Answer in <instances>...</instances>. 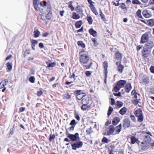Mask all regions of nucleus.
<instances>
[{"mask_svg": "<svg viewBox=\"0 0 154 154\" xmlns=\"http://www.w3.org/2000/svg\"><path fill=\"white\" fill-rule=\"evenodd\" d=\"M89 60V57L88 55L85 54L81 55L79 57V61L81 64L85 66L86 69H89L91 66L92 63L91 62L88 64L86 65Z\"/></svg>", "mask_w": 154, "mask_h": 154, "instance_id": "1", "label": "nucleus"}, {"mask_svg": "<svg viewBox=\"0 0 154 154\" xmlns=\"http://www.w3.org/2000/svg\"><path fill=\"white\" fill-rule=\"evenodd\" d=\"M126 83V80H120L118 81L114 85L112 91L115 92H118L121 88L124 87Z\"/></svg>", "mask_w": 154, "mask_h": 154, "instance_id": "2", "label": "nucleus"}, {"mask_svg": "<svg viewBox=\"0 0 154 154\" xmlns=\"http://www.w3.org/2000/svg\"><path fill=\"white\" fill-rule=\"evenodd\" d=\"M135 114L136 117H137L138 121L140 122H142L143 119L142 110L140 109L136 110L135 112Z\"/></svg>", "mask_w": 154, "mask_h": 154, "instance_id": "3", "label": "nucleus"}, {"mask_svg": "<svg viewBox=\"0 0 154 154\" xmlns=\"http://www.w3.org/2000/svg\"><path fill=\"white\" fill-rule=\"evenodd\" d=\"M83 143L82 141L76 142L71 144L72 149L74 150H76L77 148H81L83 146Z\"/></svg>", "mask_w": 154, "mask_h": 154, "instance_id": "4", "label": "nucleus"}, {"mask_svg": "<svg viewBox=\"0 0 154 154\" xmlns=\"http://www.w3.org/2000/svg\"><path fill=\"white\" fill-rule=\"evenodd\" d=\"M67 137L69 138L70 140L72 141H75L77 140H79L80 137L79 136V134L78 133H76L74 134H69Z\"/></svg>", "mask_w": 154, "mask_h": 154, "instance_id": "5", "label": "nucleus"}, {"mask_svg": "<svg viewBox=\"0 0 154 154\" xmlns=\"http://www.w3.org/2000/svg\"><path fill=\"white\" fill-rule=\"evenodd\" d=\"M149 36L148 34L146 33H145L141 36L140 43V44H144L146 43L148 41Z\"/></svg>", "mask_w": 154, "mask_h": 154, "instance_id": "6", "label": "nucleus"}, {"mask_svg": "<svg viewBox=\"0 0 154 154\" xmlns=\"http://www.w3.org/2000/svg\"><path fill=\"white\" fill-rule=\"evenodd\" d=\"M142 56L143 58H145L148 57L150 53V52L148 49L143 47L142 51Z\"/></svg>", "mask_w": 154, "mask_h": 154, "instance_id": "7", "label": "nucleus"}, {"mask_svg": "<svg viewBox=\"0 0 154 154\" xmlns=\"http://www.w3.org/2000/svg\"><path fill=\"white\" fill-rule=\"evenodd\" d=\"M116 64L117 66V70L120 73L122 72L124 66L123 65H122L120 61L117 62Z\"/></svg>", "mask_w": 154, "mask_h": 154, "instance_id": "8", "label": "nucleus"}, {"mask_svg": "<svg viewBox=\"0 0 154 154\" xmlns=\"http://www.w3.org/2000/svg\"><path fill=\"white\" fill-rule=\"evenodd\" d=\"M142 14L143 16L146 18H149L151 16V12L146 9L144 10L143 11Z\"/></svg>", "mask_w": 154, "mask_h": 154, "instance_id": "9", "label": "nucleus"}, {"mask_svg": "<svg viewBox=\"0 0 154 154\" xmlns=\"http://www.w3.org/2000/svg\"><path fill=\"white\" fill-rule=\"evenodd\" d=\"M145 46L147 49H151L154 46V43L152 41H148L145 44Z\"/></svg>", "mask_w": 154, "mask_h": 154, "instance_id": "10", "label": "nucleus"}, {"mask_svg": "<svg viewBox=\"0 0 154 154\" xmlns=\"http://www.w3.org/2000/svg\"><path fill=\"white\" fill-rule=\"evenodd\" d=\"M123 126L125 128H128L130 126V122L128 119H124L123 121Z\"/></svg>", "mask_w": 154, "mask_h": 154, "instance_id": "11", "label": "nucleus"}, {"mask_svg": "<svg viewBox=\"0 0 154 154\" xmlns=\"http://www.w3.org/2000/svg\"><path fill=\"white\" fill-rule=\"evenodd\" d=\"M115 130L114 127L112 125H110L108 129L107 134L108 135L112 134Z\"/></svg>", "mask_w": 154, "mask_h": 154, "instance_id": "12", "label": "nucleus"}, {"mask_svg": "<svg viewBox=\"0 0 154 154\" xmlns=\"http://www.w3.org/2000/svg\"><path fill=\"white\" fill-rule=\"evenodd\" d=\"M91 101V100L89 97H84L82 99V104H88Z\"/></svg>", "mask_w": 154, "mask_h": 154, "instance_id": "13", "label": "nucleus"}, {"mask_svg": "<svg viewBox=\"0 0 154 154\" xmlns=\"http://www.w3.org/2000/svg\"><path fill=\"white\" fill-rule=\"evenodd\" d=\"M114 58L121 62L122 59V54L119 52H116L115 54Z\"/></svg>", "mask_w": 154, "mask_h": 154, "instance_id": "14", "label": "nucleus"}, {"mask_svg": "<svg viewBox=\"0 0 154 154\" xmlns=\"http://www.w3.org/2000/svg\"><path fill=\"white\" fill-rule=\"evenodd\" d=\"M38 0H33V1L34 8L37 11H40V8L38 7Z\"/></svg>", "mask_w": 154, "mask_h": 154, "instance_id": "15", "label": "nucleus"}, {"mask_svg": "<svg viewBox=\"0 0 154 154\" xmlns=\"http://www.w3.org/2000/svg\"><path fill=\"white\" fill-rule=\"evenodd\" d=\"M140 83L147 84L149 83V79L143 76L140 79Z\"/></svg>", "mask_w": 154, "mask_h": 154, "instance_id": "16", "label": "nucleus"}, {"mask_svg": "<svg viewBox=\"0 0 154 154\" xmlns=\"http://www.w3.org/2000/svg\"><path fill=\"white\" fill-rule=\"evenodd\" d=\"M142 150H145L149 147V145L148 143H147L146 142H142Z\"/></svg>", "mask_w": 154, "mask_h": 154, "instance_id": "17", "label": "nucleus"}, {"mask_svg": "<svg viewBox=\"0 0 154 154\" xmlns=\"http://www.w3.org/2000/svg\"><path fill=\"white\" fill-rule=\"evenodd\" d=\"M75 94L77 96L81 95L82 96H85L86 95L85 93L83 92L82 90H77L74 91Z\"/></svg>", "mask_w": 154, "mask_h": 154, "instance_id": "18", "label": "nucleus"}, {"mask_svg": "<svg viewBox=\"0 0 154 154\" xmlns=\"http://www.w3.org/2000/svg\"><path fill=\"white\" fill-rule=\"evenodd\" d=\"M103 66L104 70V73L107 74V69L108 67V63L107 61H104V62H103Z\"/></svg>", "mask_w": 154, "mask_h": 154, "instance_id": "19", "label": "nucleus"}, {"mask_svg": "<svg viewBox=\"0 0 154 154\" xmlns=\"http://www.w3.org/2000/svg\"><path fill=\"white\" fill-rule=\"evenodd\" d=\"M88 32L90 34L92 35L94 37H96L97 36V32L93 28H90L89 29Z\"/></svg>", "mask_w": 154, "mask_h": 154, "instance_id": "20", "label": "nucleus"}, {"mask_svg": "<svg viewBox=\"0 0 154 154\" xmlns=\"http://www.w3.org/2000/svg\"><path fill=\"white\" fill-rule=\"evenodd\" d=\"M125 89L126 92H129L131 89V84L129 83L126 84L125 87Z\"/></svg>", "mask_w": 154, "mask_h": 154, "instance_id": "21", "label": "nucleus"}, {"mask_svg": "<svg viewBox=\"0 0 154 154\" xmlns=\"http://www.w3.org/2000/svg\"><path fill=\"white\" fill-rule=\"evenodd\" d=\"M130 139L131 140V143L134 144L135 143H138L139 142L138 139L135 136H131Z\"/></svg>", "mask_w": 154, "mask_h": 154, "instance_id": "22", "label": "nucleus"}, {"mask_svg": "<svg viewBox=\"0 0 154 154\" xmlns=\"http://www.w3.org/2000/svg\"><path fill=\"white\" fill-rule=\"evenodd\" d=\"M31 47L32 49L33 50H35V44H37L38 42L36 40L33 39L31 41Z\"/></svg>", "mask_w": 154, "mask_h": 154, "instance_id": "23", "label": "nucleus"}, {"mask_svg": "<svg viewBox=\"0 0 154 154\" xmlns=\"http://www.w3.org/2000/svg\"><path fill=\"white\" fill-rule=\"evenodd\" d=\"M120 121V118L118 117L114 118L112 121V124L114 125H116Z\"/></svg>", "mask_w": 154, "mask_h": 154, "instance_id": "24", "label": "nucleus"}, {"mask_svg": "<svg viewBox=\"0 0 154 154\" xmlns=\"http://www.w3.org/2000/svg\"><path fill=\"white\" fill-rule=\"evenodd\" d=\"M83 24V22L82 20H80L76 22L75 23V26L76 28H79L81 27Z\"/></svg>", "mask_w": 154, "mask_h": 154, "instance_id": "25", "label": "nucleus"}, {"mask_svg": "<svg viewBox=\"0 0 154 154\" xmlns=\"http://www.w3.org/2000/svg\"><path fill=\"white\" fill-rule=\"evenodd\" d=\"M72 18L75 20H77L80 18V16L79 14L74 12L72 14Z\"/></svg>", "mask_w": 154, "mask_h": 154, "instance_id": "26", "label": "nucleus"}, {"mask_svg": "<svg viewBox=\"0 0 154 154\" xmlns=\"http://www.w3.org/2000/svg\"><path fill=\"white\" fill-rule=\"evenodd\" d=\"M75 10L79 14H81L83 12L82 8H81L80 5H79L76 7Z\"/></svg>", "mask_w": 154, "mask_h": 154, "instance_id": "27", "label": "nucleus"}, {"mask_svg": "<svg viewBox=\"0 0 154 154\" xmlns=\"http://www.w3.org/2000/svg\"><path fill=\"white\" fill-rule=\"evenodd\" d=\"M138 97H134V99L132 100V102L135 105H137L140 100L139 98H137Z\"/></svg>", "mask_w": 154, "mask_h": 154, "instance_id": "28", "label": "nucleus"}, {"mask_svg": "<svg viewBox=\"0 0 154 154\" xmlns=\"http://www.w3.org/2000/svg\"><path fill=\"white\" fill-rule=\"evenodd\" d=\"M147 22L148 25L150 26H154V19H150L147 20Z\"/></svg>", "mask_w": 154, "mask_h": 154, "instance_id": "29", "label": "nucleus"}, {"mask_svg": "<svg viewBox=\"0 0 154 154\" xmlns=\"http://www.w3.org/2000/svg\"><path fill=\"white\" fill-rule=\"evenodd\" d=\"M122 128V124H120L117 126L115 128V130L116 132H117L116 134L119 133L121 131Z\"/></svg>", "mask_w": 154, "mask_h": 154, "instance_id": "30", "label": "nucleus"}, {"mask_svg": "<svg viewBox=\"0 0 154 154\" xmlns=\"http://www.w3.org/2000/svg\"><path fill=\"white\" fill-rule=\"evenodd\" d=\"M86 19L89 25H91L92 23L93 20L91 16L88 15L86 17Z\"/></svg>", "mask_w": 154, "mask_h": 154, "instance_id": "31", "label": "nucleus"}, {"mask_svg": "<svg viewBox=\"0 0 154 154\" xmlns=\"http://www.w3.org/2000/svg\"><path fill=\"white\" fill-rule=\"evenodd\" d=\"M136 15L137 17L139 18L143 19V17L141 14V11L140 9H138L136 12Z\"/></svg>", "mask_w": 154, "mask_h": 154, "instance_id": "32", "label": "nucleus"}, {"mask_svg": "<svg viewBox=\"0 0 154 154\" xmlns=\"http://www.w3.org/2000/svg\"><path fill=\"white\" fill-rule=\"evenodd\" d=\"M127 111L126 108L124 107L122 108L119 111V113L122 115L125 114Z\"/></svg>", "mask_w": 154, "mask_h": 154, "instance_id": "33", "label": "nucleus"}, {"mask_svg": "<svg viewBox=\"0 0 154 154\" xmlns=\"http://www.w3.org/2000/svg\"><path fill=\"white\" fill-rule=\"evenodd\" d=\"M34 36L35 38H37L40 35V32L38 29L34 30Z\"/></svg>", "mask_w": 154, "mask_h": 154, "instance_id": "34", "label": "nucleus"}, {"mask_svg": "<svg viewBox=\"0 0 154 154\" xmlns=\"http://www.w3.org/2000/svg\"><path fill=\"white\" fill-rule=\"evenodd\" d=\"M77 44L79 46H80L82 48H84L85 47V45L82 41H78Z\"/></svg>", "mask_w": 154, "mask_h": 154, "instance_id": "35", "label": "nucleus"}, {"mask_svg": "<svg viewBox=\"0 0 154 154\" xmlns=\"http://www.w3.org/2000/svg\"><path fill=\"white\" fill-rule=\"evenodd\" d=\"M72 2L70 1L69 2L68 7L70 8L71 11H72L74 10L75 8L73 7L72 5Z\"/></svg>", "mask_w": 154, "mask_h": 154, "instance_id": "36", "label": "nucleus"}, {"mask_svg": "<svg viewBox=\"0 0 154 154\" xmlns=\"http://www.w3.org/2000/svg\"><path fill=\"white\" fill-rule=\"evenodd\" d=\"M91 9L93 13L96 15H98V13L94 6L90 8Z\"/></svg>", "mask_w": 154, "mask_h": 154, "instance_id": "37", "label": "nucleus"}, {"mask_svg": "<svg viewBox=\"0 0 154 154\" xmlns=\"http://www.w3.org/2000/svg\"><path fill=\"white\" fill-rule=\"evenodd\" d=\"M87 104H83L81 106V109L83 111H85L90 107V106H87Z\"/></svg>", "mask_w": 154, "mask_h": 154, "instance_id": "38", "label": "nucleus"}, {"mask_svg": "<svg viewBox=\"0 0 154 154\" xmlns=\"http://www.w3.org/2000/svg\"><path fill=\"white\" fill-rule=\"evenodd\" d=\"M31 53L30 50L26 49L24 52L23 57H26L28 54H29Z\"/></svg>", "mask_w": 154, "mask_h": 154, "instance_id": "39", "label": "nucleus"}, {"mask_svg": "<svg viewBox=\"0 0 154 154\" xmlns=\"http://www.w3.org/2000/svg\"><path fill=\"white\" fill-rule=\"evenodd\" d=\"M99 11L100 13V16L101 17V19L103 21L105 20L106 19L104 15L103 14L102 12L100 9L99 10Z\"/></svg>", "mask_w": 154, "mask_h": 154, "instance_id": "40", "label": "nucleus"}, {"mask_svg": "<svg viewBox=\"0 0 154 154\" xmlns=\"http://www.w3.org/2000/svg\"><path fill=\"white\" fill-rule=\"evenodd\" d=\"M92 42H93V44L94 46H97L98 45V43L97 41V39L95 38H93L91 39Z\"/></svg>", "mask_w": 154, "mask_h": 154, "instance_id": "41", "label": "nucleus"}, {"mask_svg": "<svg viewBox=\"0 0 154 154\" xmlns=\"http://www.w3.org/2000/svg\"><path fill=\"white\" fill-rule=\"evenodd\" d=\"M46 16L47 19L49 20H50L52 17V13L51 12H49L46 14Z\"/></svg>", "mask_w": 154, "mask_h": 154, "instance_id": "42", "label": "nucleus"}, {"mask_svg": "<svg viewBox=\"0 0 154 154\" xmlns=\"http://www.w3.org/2000/svg\"><path fill=\"white\" fill-rule=\"evenodd\" d=\"M6 65L7 66V68L9 70H11L12 68V63H10L9 62H8L7 63Z\"/></svg>", "mask_w": 154, "mask_h": 154, "instance_id": "43", "label": "nucleus"}, {"mask_svg": "<svg viewBox=\"0 0 154 154\" xmlns=\"http://www.w3.org/2000/svg\"><path fill=\"white\" fill-rule=\"evenodd\" d=\"M132 95H134V96H137V95L139 96L140 94L137 93L135 90H133L131 92Z\"/></svg>", "mask_w": 154, "mask_h": 154, "instance_id": "44", "label": "nucleus"}, {"mask_svg": "<svg viewBox=\"0 0 154 154\" xmlns=\"http://www.w3.org/2000/svg\"><path fill=\"white\" fill-rule=\"evenodd\" d=\"M113 110V108L111 106H110L108 109L107 112V115L108 116L110 115Z\"/></svg>", "mask_w": 154, "mask_h": 154, "instance_id": "45", "label": "nucleus"}, {"mask_svg": "<svg viewBox=\"0 0 154 154\" xmlns=\"http://www.w3.org/2000/svg\"><path fill=\"white\" fill-rule=\"evenodd\" d=\"M56 65V64L55 62H53L52 63H50L48 64L47 66L49 68L53 67H54Z\"/></svg>", "mask_w": 154, "mask_h": 154, "instance_id": "46", "label": "nucleus"}, {"mask_svg": "<svg viewBox=\"0 0 154 154\" xmlns=\"http://www.w3.org/2000/svg\"><path fill=\"white\" fill-rule=\"evenodd\" d=\"M109 141L110 140H109L106 137H103L102 140V142L105 143H109Z\"/></svg>", "mask_w": 154, "mask_h": 154, "instance_id": "47", "label": "nucleus"}, {"mask_svg": "<svg viewBox=\"0 0 154 154\" xmlns=\"http://www.w3.org/2000/svg\"><path fill=\"white\" fill-rule=\"evenodd\" d=\"M132 2L134 5H140V2L138 0H132Z\"/></svg>", "mask_w": 154, "mask_h": 154, "instance_id": "48", "label": "nucleus"}, {"mask_svg": "<svg viewBox=\"0 0 154 154\" xmlns=\"http://www.w3.org/2000/svg\"><path fill=\"white\" fill-rule=\"evenodd\" d=\"M8 79H5L2 80L1 82L5 86L7 85V83L8 82Z\"/></svg>", "mask_w": 154, "mask_h": 154, "instance_id": "49", "label": "nucleus"}, {"mask_svg": "<svg viewBox=\"0 0 154 154\" xmlns=\"http://www.w3.org/2000/svg\"><path fill=\"white\" fill-rule=\"evenodd\" d=\"M55 138V136L54 134H50V137L49 138V140L50 141H51L53 140Z\"/></svg>", "mask_w": 154, "mask_h": 154, "instance_id": "50", "label": "nucleus"}, {"mask_svg": "<svg viewBox=\"0 0 154 154\" xmlns=\"http://www.w3.org/2000/svg\"><path fill=\"white\" fill-rule=\"evenodd\" d=\"M40 5L43 7H45L47 5V2L46 1L41 2L39 3Z\"/></svg>", "mask_w": 154, "mask_h": 154, "instance_id": "51", "label": "nucleus"}, {"mask_svg": "<svg viewBox=\"0 0 154 154\" xmlns=\"http://www.w3.org/2000/svg\"><path fill=\"white\" fill-rule=\"evenodd\" d=\"M87 1L89 4V7L90 8L94 6L93 4L94 3V2L91 0H87Z\"/></svg>", "mask_w": 154, "mask_h": 154, "instance_id": "52", "label": "nucleus"}, {"mask_svg": "<svg viewBox=\"0 0 154 154\" xmlns=\"http://www.w3.org/2000/svg\"><path fill=\"white\" fill-rule=\"evenodd\" d=\"M120 5H121V6H120L122 10L126 9V5L124 3H121Z\"/></svg>", "mask_w": 154, "mask_h": 154, "instance_id": "53", "label": "nucleus"}, {"mask_svg": "<svg viewBox=\"0 0 154 154\" xmlns=\"http://www.w3.org/2000/svg\"><path fill=\"white\" fill-rule=\"evenodd\" d=\"M29 81L31 83H34L35 81V78L34 77L32 76L30 77L29 78Z\"/></svg>", "mask_w": 154, "mask_h": 154, "instance_id": "54", "label": "nucleus"}, {"mask_svg": "<svg viewBox=\"0 0 154 154\" xmlns=\"http://www.w3.org/2000/svg\"><path fill=\"white\" fill-rule=\"evenodd\" d=\"M116 103L118 107H122L123 105V103L122 102L117 101Z\"/></svg>", "mask_w": 154, "mask_h": 154, "instance_id": "55", "label": "nucleus"}, {"mask_svg": "<svg viewBox=\"0 0 154 154\" xmlns=\"http://www.w3.org/2000/svg\"><path fill=\"white\" fill-rule=\"evenodd\" d=\"M76 124L77 123L75 122V120L73 119L71 121V122H70V125L72 126L74 125V126H75Z\"/></svg>", "mask_w": 154, "mask_h": 154, "instance_id": "56", "label": "nucleus"}, {"mask_svg": "<svg viewBox=\"0 0 154 154\" xmlns=\"http://www.w3.org/2000/svg\"><path fill=\"white\" fill-rule=\"evenodd\" d=\"M92 72L89 71H87L85 72V74L87 76H90L91 75Z\"/></svg>", "mask_w": 154, "mask_h": 154, "instance_id": "57", "label": "nucleus"}, {"mask_svg": "<svg viewBox=\"0 0 154 154\" xmlns=\"http://www.w3.org/2000/svg\"><path fill=\"white\" fill-rule=\"evenodd\" d=\"M43 94V92L41 90H39L37 91V95L38 96H41Z\"/></svg>", "mask_w": 154, "mask_h": 154, "instance_id": "58", "label": "nucleus"}, {"mask_svg": "<svg viewBox=\"0 0 154 154\" xmlns=\"http://www.w3.org/2000/svg\"><path fill=\"white\" fill-rule=\"evenodd\" d=\"M74 115L75 116V118L78 121L80 120V117L79 115L78 114H77L76 112H75V113Z\"/></svg>", "mask_w": 154, "mask_h": 154, "instance_id": "59", "label": "nucleus"}, {"mask_svg": "<svg viewBox=\"0 0 154 154\" xmlns=\"http://www.w3.org/2000/svg\"><path fill=\"white\" fill-rule=\"evenodd\" d=\"M113 95L116 96H121V93L120 92H118V93H113Z\"/></svg>", "mask_w": 154, "mask_h": 154, "instance_id": "60", "label": "nucleus"}, {"mask_svg": "<svg viewBox=\"0 0 154 154\" xmlns=\"http://www.w3.org/2000/svg\"><path fill=\"white\" fill-rule=\"evenodd\" d=\"M83 31H84V28H83V27H81V28L79 30H78L77 31V32H83Z\"/></svg>", "mask_w": 154, "mask_h": 154, "instance_id": "61", "label": "nucleus"}, {"mask_svg": "<svg viewBox=\"0 0 154 154\" xmlns=\"http://www.w3.org/2000/svg\"><path fill=\"white\" fill-rule=\"evenodd\" d=\"M41 19L43 20H45L47 19L46 16L43 14H42L41 15Z\"/></svg>", "mask_w": 154, "mask_h": 154, "instance_id": "62", "label": "nucleus"}, {"mask_svg": "<svg viewBox=\"0 0 154 154\" xmlns=\"http://www.w3.org/2000/svg\"><path fill=\"white\" fill-rule=\"evenodd\" d=\"M142 46L141 45H139L136 47V49L137 51L142 48Z\"/></svg>", "mask_w": 154, "mask_h": 154, "instance_id": "63", "label": "nucleus"}, {"mask_svg": "<svg viewBox=\"0 0 154 154\" xmlns=\"http://www.w3.org/2000/svg\"><path fill=\"white\" fill-rule=\"evenodd\" d=\"M150 70L152 73H154V66H151L150 68Z\"/></svg>", "mask_w": 154, "mask_h": 154, "instance_id": "64", "label": "nucleus"}]
</instances>
